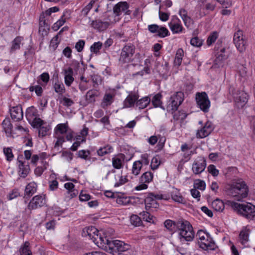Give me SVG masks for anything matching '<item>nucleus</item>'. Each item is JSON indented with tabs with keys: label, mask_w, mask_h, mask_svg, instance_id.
I'll list each match as a JSON object with an SVG mask.
<instances>
[{
	"label": "nucleus",
	"mask_w": 255,
	"mask_h": 255,
	"mask_svg": "<svg viewBox=\"0 0 255 255\" xmlns=\"http://www.w3.org/2000/svg\"><path fill=\"white\" fill-rule=\"evenodd\" d=\"M196 237L198 238V244L201 249L204 250L214 251L217 248V245L209 233L203 230H199L197 233Z\"/></svg>",
	"instance_id": "5"
},
{
	"label": "nucleus",
	"mask_w": 255,
	"mask_h": 255,
	"mask_svg": "<svg viewBox=\"0 0 255 255\" xmlns=\"http://www.w3.org/2000/svg\"><path fill=\"white\" fill-rule=\"evenodd\" d=\"M183 219H179L176 221H173L171 220H166L164 222L165 227L169 231L174 233L178 230L177 224L182 222Z\"/></svg>",
	"instance_id": "27"
},
{
	"label": "nucleus",
	"mask_w": 255,
	"mask_h": 255,
	"mask_svg": "<svg viewBox=\"0 0 255 255\" xmlns=\"http://www.w3.org/2000/svg\"><path fill=\"white\" fill-rule=\"evenodd\" d=\"M56 137L57 138V141L55 143V149L58 148L59 146H61L63 142L65 141L64 137L62 135H56Z\"/></svg>",
	"instance_id": "62"
},
{
	"label": "nucleus",
	"mask_w": 255,
	"mask_h": 255,
	"mask_svg": "<svg viewBox=\"0 0 255 255\" xmlns=\"http://www.w3.org/2000/svg\"><path fill=\"white\" fill-rule=\"evenodd\" d=\"M130 222L131 225L137 227L142 224L141 218L136 215H132L130 218Z\"/></svg>",
	"instance_id": "46"
},
{
	"label": "nucleus",
	"mask_w": 255,
	"mask_h": 255,
	"mask_svg": "<svg viewBox=\"0 0 255 255\" xmlns=\"http://www.w3.org/2000/svg\"><path fill=\"white\" fill-rule=\"evenodd\" d=\"M36 115V110L33 107H31L27 109L25 116L28 121H30L31 119L35 117Z\"/></svg>",
	"instance_id": "47"
},
{
	"label": "nucleus",
	"mask_w": 255,
	"mask_h": 255,
	"mask_svg": "<svg viewBox=\"0 0 255 255\" xmlns=\"http://www.w3.org/2000/svg\"><path fill=\"white\" fill-rule=\"evenodd\" d=\"M49 190L51 191L56 190L58 188V182L57 180L54 179L48 181Z\"/></svg>",
	"instance_id": "54"
},
{
	"label": "nucleus",
	"mask_w": 255,
	"mask_h": 255,
	"mask_svg": "<svg viewBox=\"0 0 255 255\" xmlns=\"http://www.w3.org/2000/svg\"><path fill=\"white\" fill-rule=\"evenodd\" d=\"M11 118L15 121H20L22 120L23 113L21 106L13 107L10 109Z\"/></svg>",
	"instance_id": "22"
},
{
	"label": "nucleus",
	"mask_w": 255,
	"mask_h": 255,
	"mask_svg": "<svg viewBox=\"0 0 255 255\" xmlns=\"http://www.w3.org/2000/svg\"><path fill=\"white\" fill-rule=\"evenodd\" d=\"M213 129L212 123L208 121L201 129L197 131L196 137L199 138L206 137L212 132Z\"/></svg>",
	"instance_id": "17"
},
{
	"label": "nucleus",
	"mask_w": 255,
	"mask_h": 255,
	"mask_svg": "<svg viewBox=\"0 0 255 255\" xmlns=\"http://www.w3.org/2000/svg\"><path fill=\"white\" fill-rule=\"evenodd\" d=\"M67 126L64 124H58L55 128V132L56 135L59 134H62L64 133L67 132Z\"/></svg>",
	"instance_id": "42"
},
{
	"label": "nucleus",
	"mask_w": 255,
	"mask_h": 255,
	"mask_svg": "<svg viewBox=\"0 0 255 255\" xmlns=\"http://www.w3.org/2000/svg\"><path fill=\"white\" fill-rule=\"evenodd\" d=\"M125 157L124 154H120L117 157L112 158V166L115 169H120L123 168Z\"/></svg>",
	"instance_id": "25"
},
{
	"label": "nucleus",
	"mask_w": 255,
	"mask_h": 255,
	"mask_svg": "<svg viewBox=\"0 0 255 255\" xmlns=\"http://www.w3.org/2000/svg\"><path fill=\"white\" fill-rule=\"evenodd\" d=\"M50 128L49 126H44L42 125L39 128V134L44 136L47 134V131L49 130Z\"/></svg>",
	"instance_id": "63"
},
{
	"label": "nucleus",
	"mask_w": 255,
	"mask_h": 255,
	"mask_svg": "<svg viewBox=\"0 0 255 255\" xmlns=\"http://www.w3.org/2000/svg\"><path fill=\"white\" fill-rule=\"evenodd\" d=\"M186 114L183 111H179L175 112L173 115V119L175 121L182 122L187 117Z\"/></svg>",
	"instance_id": "40"
},
{
	"label": "nucleus",
	"mask_w": 255,
	"mask_h": 255,
	"mask_svg": "<svg viewBox=\"0 0 255 255\" xmlns=\"http://www.w3.org/2000/svg\"><path fill=\"white\" fill-rule=\"evenodd\" d=\"M206 167V160L203 156H200L196 159L192 166V170L195 174H199L203 172Z\"/></svg>",
	"instance_id": "12"
},
{
	"label": "nucleus",
	"mask_w": 255,
	"mask_h": 255,
	"mask_svg": "<svg viewBox=\"0 0 255 255\" xmlns=\"http://www.w3.org/2000/svg\"><path fill=\"white\" fill-rule=\"evenodd\" d=\"M42 166H38L34 170V173L37 176H40L48 165V163L46 161H42Z\"/></svg>",
	"instance_id": "43"
},
{
	"label": "nucleus",
	"mask_w": 255,
	"mask_h": 255,
	"mask_svg": "<svg viewBox=\"0 0 255 255\" xmlns=\"http://www.w3.org/2000/svg\"><path fill=\"white\" fill-rule=\"evenodd\" d=\"M212 208L216 211L221 212L225 207L223 202L218 199L215 200L211 204Z\"/></svg>",
	"instance_id": "35"
},
{
	"label": "nucleus",
	"mask_w": 255,
	"mask_h": 255,
	"mask_svg": "<svg viewBox=\"0 0 255 255\" xmlns=\"http://www.w3.org/2000/svg\"><path fill=\"white\" fill-rule=\"evenodd\" d=\"M37 184L34 182L28 183L25 187L24 190V199L25 200V203H26V200H28L29 198L32 196L37 190Z\"/></svg>",
	"instance_id": "23"
},
{
	"label": "nucleus",
	"mask_w": 255,
	"mask_h": 255,
	"mask_svg": "<svg viewBox=\"0 0 255 255\" xmlns=\"http://www.w3.org/2000/svg\"><path fill=\"white\" fill-rule=\"evenodd\" d=\"M66 13H67V12H64L61 18L54 24L53 29L55 30H57L59 29V28L66 22V19L67 18V17H66Z\"/></svg>",
	"instance_id": "41"
},
{
	"label": "nucleus",
	"mask_w": 255,
	"mask_h": 255,
	"mask_svg": "<svg viewBox=\"0 0 255 255\" xmlns=\"http://www.w3.org/2000/svg\"><path fill=\"white\" fill-rule=\"evenodd\" d=\"M91 25L94 29L102 31L105 30L109 27L110 23L108 21H103L102 20L98 19L93 20Z\"/></svg>",
	"instance_id": "24"
},
{
	"label": "nucleus",
	"mask_w": 255,
	"mask_h": 255,
	"mask_svg": "<svg viewBox=\"0 0 255 255\" xmlns=\"http://www.w3.org/2000/svg\"><path fill=\"white\" fill-rule=\"evenodd\" d=\"M161 95L159 93L154 95L151 100L152 105L154 107H159L161 106L162 102L161 101Z\"/></svg>",
	"instance_id": "48"
},
{
	"label": "nucleus",
	"mask_w": 255,
	"mask_h": 255,
	"mask_svg": "<svg viewBox=\"0 0 255 255\" xmlns=\"http://www.w3.org/2000/svg\"><path fill=\"white\" fill-rule=\"evenodd\" d=\"M129 5L126 1H121L117 3L113 7L114 13L116 16L120 15L121 12H125V14L129 15L131 11L128 10Z\"/></svg>",
	"instance_id": "19"
},
{
	"label": "nucleus",
	"mask_w": 255,
	"mask_h": 255,
	"mask_svg": "<svg viewBox=\"0 0 255 255\" xmlns=\"http://www.w3.org/2000/svg\"><path fill=\"white\" fill-rule=\"evenodd\" d=\"M194 187L196 189L204 190L206 188V184L204 181L198 179L195 182Z\"/></svg>",
	"instance_id": "52"
},
{
	"label": "nucleus",
	"mask_w": 255,
	"mask_h": 255,
	"mask_svg": "<svg viewBox=\"0 0 255 255\" xmlns=\"http://www.w3.org/2000/svg\"><path fill=\"white\" fill-rule=\"evenodd\" d=\"M98 96L97 92L95 90H90L88 91L86 95L85 98L87 103H91L95 101V97Z\"/></svg>",
	"instance_id": "36"
},
{
	"label": "nucleus",
	"mask_w": 255,
	"mask_h": 255,
	"mask_svg": "<svg viewBox=\"0 0 255 255\" xmlns=\"http://www.w3.org/2000/svg\"><path fill=\"white\" fill-rule=\"evenodd\" d=\"M171 198L175 201V202L183 203H184V198L181 195L179 191L177 189H174L171 192Z\"/></svg>",
	"instance_id": "33"
},
{
	"label": "nucleus",
	"mask_w": 255,
	"mask_h": 255,
	"mask_svg": "<svg viewBox=\"0 0 255 255\" xmlns=\"http://www.w3.org/2000/svg\"><path fill=\"white\" fill-rule=\"evenodd\" d=\"M44 124V121L41 119L35 117L31 123V125L34 128H39Z\"/></svg>",
	"instance_id": "53"
},
{
	"label": "nucleus",
	"mask_w": 255,
	"mask_h": 255,
	"mask_svg": "<svg viewBox=\"0 0 255 255\" xmlns=\"http://www.w3.org/2000/svg\"><path fill=\"white\" fill-rule=\"evenodd\" d=\"M219 36L218 33L217 31L212 32L208 36L206 41L207 44L208 46H211L214 43Z\"/></svg>",
	"instance_id": "44"
},
{
	"label": "nucleus",
	"mask_w": 255,
	"mask_h": 255,
	"mask_svg": "<svg viewBox=\"0 0 255 255\" xmlns=\"http://www.w3.org/2000/svg\"><path fill=\"white\" fill-rule=\"evenodd\" d=\"M103 249L111 251L128 252V253H129V251H131V246L121 241L112 240L108 239V241L106 242L105 247Z\"/></svg>",
	"instance_id": "6"
},
{
	"label": "nucleus",
	"mask_w": 255,
	"mask_h": 255,
	"mask_svg": "<svg viewBox=\"0 0 255 255\" xmlns=\"http://www.w3.org/2000/svg\"><path fill=\"white\" fill-rule=\"evenodd\" d=\"M83 237H89L98 246L104 248L108 239L107 237L99 234V231L94 226H89L83 229Z\"/></svg>",
	"instance_id": "3"
},
{
	"label": "nucleus",
	"mask_w": 255,
	"mask_h": 255,
	"mask_svg": "<svg viewBox=\"0 0 255 255\" xmlns=\"http://www.w3.org/2000/svg\"><path fill=\"white\" fill-rule=\"evenodd\" d=\"M53 88L55 92L59 95H62L65 92V88L63 83L58 79L54 83Z\"/></svg>",
	"instance_id": "32"
},
{
	"label": "nucleus",
	"mask_w": 255,
	"mask_h": 255,
	"mask_svg": "<svg viewBox=\"0 0 255 255\" xmlns=\"http://www.w3.org/2000/svg\"><path fill=\"white\" fill-rule=\"evenodd\" d=\"M141 163V165H147L149 164L148 155L147 154H142L141 156V159L139 160Z\"/></svg>",
	"instance_id": "64"
},
{
	"label": "nucleus",
	"mask_w": 255,
	"mask_h": 255,
	"mask_svg": "<svg viewBox=\"0 0 255 255\" xmlns=\"http://www.w3.org/2000/svg\"><path fill=\"white\" fill-rule=\"evenodd\" d=\"M85 42L83 40H79L75 44V48L78 52H81L84 47Z\"/></svg>",
	"instance_id": "61"
},
{
	"label": "nucleus",
	"mask_w": 255,
	"mask_h": 255,
	"mask_svg": "<svg viewBox=\"0 0 255 255\" xmlns=\"http://www.w3.org/2000/svg\"><path fill=\"white\" fill-rule=\"evenodd\" d=\"M2 128L7 136H10L12 133V125L9 119H4L2 123Z\"/></svg>",
	"instance_id": "30"
},
{
	"label": "nucleus",
	"mask_w": 255,
	"mask_h": 255,
	"mask_svg": "<svg viewBox=\"0 0 255 255\" xmlns=\"http://www.w3.org/2000/svg\"><path fill=\"white\" fill-rule=\"evenodd\" d=\"M178 238L182 243L191 242L195 237V233L192 225L187 220H183L177 224Z\"/></svg>",
	"instance_id": "2"
},
{
	"label": "nucleus",
	"mask_w": 255,
	"mask_h": 255,
	"mask_svg": "<svg viewBox=\"0 0 255 255\" xmlns=\"http://www.w3.org/2000/svg\"><path fill=\"white\" fill-rule=\"evenodd\" d=\"M115 94L113 92H106L104 95L101 107L104 109H107L114 101Z\"/></svg>",
	"instance_id": "21"
},
{
	"label": "nucleus",
	"mask_w": 255,
	"mask_h": 255,
	"mask_svg": "<svg viewBox=\"0 0 255 255\" xmlns=\"http://www.w3.org/2000/svg\"><path fill=\"white\" fill-rule=\"evenodd\" d=\"M160 162L159 160V158L154 157L151 161L150 167L152 170L156 169L160 165Z\"/></svg>",
	"instance_id": "57"
},
{
	"label": "nucleus",
	"mask_w": 255,
	"mask_h": 255,
	"mask_svg": "<svg viewBox=\"0 0 255 255\" xmlns=\"http://www.w3.org/2000/svg\"><path fill=\"white\" fill-rule=\"evenodd\" d=\"M208 172L212 174L213 176H217L219 173V170L216 168V166L213 164H211L208 167Z\"/></svg>",
	"instance_id": "56"
},
{
	"label": "nucleus",
	"mask_w": 255,
	"mask_h": 255,
	"mask_svg": "<svg viewBox=\"0 0 255 255\" xmlns=\"http://www.w3.org/2000/svg\"><path fill=\"white\" fill-rule=\"evenodd\" d=\"M3 153L6 157L7 160L10 161L13 159V155L12 152V149L10 147L3 148Z\"/></svg>",
	"instance_id": "49"
},
{
	"label": "nucleus",
	"mask_w": 255,
	"mask_h": 255,
	"mask_svg": "<svg viewBox=\"0 0 255 255\" xmlns=\"http://www.w3.org/2000/svg\"><path fill=\"white\" fill-rule=\"evenodd\" d=\"M232 92L235 106L239 109L243 108L248 101V94L243 90H236Z\"/></svg>",
	"instance_id": "9"
},
{
	"label": "nucleus",
	"mask_w": 255,
	"mask_h": 255,
	"mask_svg": "<svg viewBox=\"0 0 255 255\" xmlns=\"http://www.w3.org/2000/svg\"><path fill=\"white\" fill-rule=\"evenodd\" d=\"M197 105L205 113L209 111L210 107V101L206 92L197 93L196 95Z\"/></svg>",
	"instance_id": "10"
},
{
	"label": "nucleus",
	"mask_w": 255,
	"mask_h": 255,
	"mask_svg": "<svg viewBox=\"0 0 255 255\" xmlns=\"http://www.w3.org/2000/svg\"><path fill=\"white\" fill-rule=\"evenodd\" d=\"M118 177L120 178L119 181L116 182L114 185V186L116 187L122 185L128 181V179L126 177L118 176Z\"/></svg>",
	"instance_id": "60"
},
{
	"label": "nucleus",
	"mask_w": 255,
	"mask_h": 255,
	"mask_svg": "<svg viewBox=\"0 0 255 255\" xmlns=\"http://www.w3.org/2000/svg\"><path fill=\"white\" fill-rule=\"evenodd\" d=\"M140 218L148 222H151L152 221L153 216H151L148 212L146 211H143L139 213Z\"/></svg>",
	"instance_id": "51"
},
{
	"label": "nucleus",
	"mask_w": 255,
	"mask_h": 255,
	"mask_svg": "<svg viewBox=\"0 0 255 255\" xmlns=\"http://www.w3.org/2000/svg\"><path fill=\"white\" fill-rule=\"evenodd\" d=\"M233 41L237 48L240 52H242L245 50L247 42L242 30H238L235 33Z\"/></svg>",
	"instance_id": "11"
},
{
	"label": "nucleus",
	"mask_w": 255,
	"mask_h": 255,
	"mask_svg": "<svg viewBox=\"0 0 255 255\" xmlns=\"http://www.w3.org/2000/svg\"><path fill=\"white\" fill-rule=\"evenodd\" d=\"M169 26L173 33H179L183 29L180 19L176 16L172 17L171 21L169 23Z\"/></svg>",
	"instance_id": "20"
},
{
	"label": "nucleus",
	"mask_w": 255,
	"mask_h": 255,
	"mask_svg": "<svg viewBox=\"0 0 255 255\" xmlns=\"http://www.w3.org/2000/svg\"><path fill=\"white\" fill-rule=\"evenodd\" d=\"M153 179V174L151 172H145L140 177V183H148Z\"/></svg>",
	"instance_id": "39"
},
{
	"label": "nucleus",
	"mask_w": 255,
	"mask_h": 255,
	"mask_svg": "<svg viewBox=\"0 0 255 255\" xmlns=\"http://www.w3.org/2000/svg\"><path fill=\"white\" fill-rule=\"evenodd\" d=\"M46 204V199L43 195H38L34 196L27 205L28 209L34 210L44 206Z\"/></svg>",
	"instance_id": "13"
},
{
	"label": "nucleus",
	"mask_w": 255,
	"mask_h": 255,
	"mask_svg": "<svg viewBox=\"0 0 255 255\" xmlns=\"http://www.w3.org/2000/svg\"><path fill=\"white\" fill-rule=\"evenodd\" d=\"M29 243L25 242L20 248L19 252L20 255H32V252L30 250Z\"/></svg>",
	"instance_id": "38"
},
{
	"label": "nucleus",
	"mask_w": 255,
	"mask_h": 255,
	"mask_svg": "<svg viewBox=\"0 0 255 255\" xmlns=\"http://www.w3.org/2000/svg\"><path fill=\"white\" fill-rule=\"evenodd\" d=\"M19 164L18 165V174L20 177L25 178L28 174L30 171V167L28 164H24V162L19 160Z\"/></svg>",
	"instance_id": "26"
},
{
	"label": "nucleus",
	"mask_w": 255,
	"mask_h": 255,
	"mask_svg": "<svg viewBox=\"0 0 255 255\" xmlns=\"http://www.w3.org/2000/svg\"><path fill=\"white\" fill-rule=\"evenodd\" d=\"M148 30L151 33L155 34L157 36L161 38H164L169 35V32L166 27L159 26L155 24L148 25Z\"/></svg>",
	"instance_id": "14"
},
{
	"label": "nucleus",
	"mask_w": 255,
	"mask_h": 255,
	"mask_svg": "<svg viewBox=\"0 0 255 255\" xmlns=\"http://www.w3.org/2000/svg\"><path fill=\"white\" fill-rule=\"evenodd\" d=\"M179 14L183 20L185 25L189 27L191 23V18L187 15V12L184 9H181L179 11Z\"/></svg>",
	"instance_id": "37"
},
{
	"label": "nucleus",
	"mask_w": 255,
	"mask_h": 255,
	"mask_svg": "<svg viewBox=\"0 0 255 255\" xmlns=\"http://www.w3.org/2000/svg\"><path fill=\"white\" fill-rule=\"evenodd\" d=\"M232 207L238 213L250 221L255 222V206L250 203L240 204L233 203Z\"/></svg>",
	"instance_id": "4"
},
{
	"label": "nucleus",
	"mask_w": 255,
	"mask_h": 255,
	"mask_svg": "<svg viewBox=\"0 0 255 255\" xmlns=\"http://www.w3.org/2000/svg\"><path fill=\"white\" fill-rule=\"evenodd\" d=\"M184 95L182 92H176L171 96L168 102L167 110L175 112L179 106L182 103Z\"/></svg>",
	"instance_id": "8"
},
{
	"label": "nucleus",
	"mask_w": 255,
	"mask_h": 255,
	"mask_svg": "<svg viewBox=\"0 0 255 255\" xmlns=\"http://www.w3.org/2000/svg\"><path fill=\"white\" fill-rule=\"evenodd\" d=\"M150 98L148 96H145L137 100L136 102V107L139 109H143L145 108L150 102Z\"/></svg>",
	"instance_id": "29"
},
{
	"label": "nucleus",
	"mask_w": 255,
	"mask_h": 255,
	"mask_svg": "<svg viewBox=\"0 0 255 255\" xmlns=\"http://www.w3.org/2000/svg\"><path fill=\"white\" fill-rule=\"evenodd\" d=\"M139 94L138 91L130 92L124 101V106L125 108H131L136 106V102L139 98Z\"/></svg>",
	"instance_id": "18"
},
{
	"label": "nucleus",
	"mask_w": 255,
	"mask_h": 255,
	"mask_svg": "<svg viewBox=\"0 0 255 255\" xmlns=\"http://www.w3.org/2000/svg\"><path fill=\"white\" fill-rule=\"evenodd\" d=\"M248 192V186L243 181L229 184L226 188L227 194L235 198L238 201H241L247 197Z\"/></svg>",
	"instance_id": "1"
},
{
	"label": "nucleus",
	"mask_w": 255,
	"mask_h": 255,
	"mask_svg": "<svg viewBox=\"0 0 255 255\" xmlns=\"http://www.w3.org/2000/svg\"><path fill=\"white\" fill-rule=\"evenodd\" d=\"M23 38L20 36H17L12 41V45L10 50L11 53L20 49L21 42Z\"/></svg>",
	"instance_id": "34"
},
{
	"label": "nucleus",
	"mask_w": 255,
	"mask_h": 255,
	"mask_svg": "<svg viewBox=\"0 0 255 255\" xmlns=\"http://www.w3.org/2000/svg\"><path fill=\"white\" fill-rule=\"evenodd\" d=\"M250 230L247 227H244L239 235L240 242L242 245H245L249 241Z\"/></svg>",
	"instance_id": "28"
},
{
	"label": "nucleus",
	"mask_w": 255,
	"mask_h": 255,
	"mask_svg": "<svg viewBox=\"0 0 255 255\" xmlns=\"http://www.w3.org/2000/svg\"><path fill=\"white\" fill-rule=\"evenodd\" d=\"M135 48L131 43H128L122 48L119 61L122 63H128L132 61L131 58L135 53Z\"/></svg>",
	"instance_id": "7"
},
{
	"label": "nucleus",
	"mask_w": 255,
	"mask_h": 255,
	"mask_svg": "<svg viewBox=\"0 0 255 255\" xmlns=\"http://www.w3.org/2000/svg\"><path fill=\"white\" fill-rule=\"evenodd\" d=\"M141 163L139 161H135L133 162L132 167V173L135 175H137L139 174L141 169L142 168Z\"/></svg>",
	"instance_id": "45"
},
{
	"label": "nucleus",
	"mask_w": 255,
	"mask_h": 255,
	"mask_svg": "<svg viewBox=\"0 0 255 255\" xmlns=\"http://www.w3.org/2000/svg\"><path fill=\"white\" fill-rule=\"evenodd\" d=\"M158 142L157 145V147L158 149L160 150L164 146L165 142L166 140L165 137L164 136L161 135V134H158Z\"/></svg>",
	"instance_id": "55"
},
{
	"label": "nucleus",
	"mask_w": 255,
	"mask_h": 255,
	"mask_svg": "<svg viewBox=\"0 0 255 255\" xmlns=\"http://www.w3.org/2000/svg\"><path fill=\"white\" fill-rule=\"evenodd\" d=\"M190 44L195 47H200L202 45V40L196 36L190 40Z\"/></svg>",
	"instance_id": "58"
},
{
	"label": "nucleus",
	"mask_w": 255,
	"mask_h": 255,
	"mask_svg": "<svg viewBox=\"0 0 255 255\" xmlns=\"http://www.w3.org/2000/svg\"><path fill=\"white\" fill-rule=\"evenodd\" d=\"M102 45V43L100 41L95 42L90 47L91 51L94 53H97L101 49Z\"/></svg>",
	"instance_id": "50"
},
{
	"label": "nucleus",
	"mask_w": 255,
	"mask_h": 255,
	"mask_svg": "<svg viewBox=\"0 0 255 255\" xmlns=\"http://www.w3.org/2000/svg\"><path fill=\"white\" fill-rule=\"evenodd\" d=\"M20 196V193L18 189H14L12 190L7 195V199L9 200L14 199Z\"/></svg>",
	"instance_id": "59"
},
{
	"label": "nucleus",
	"mask_w": 255,
	"mask_h": 255,
	"mask_svg": "<svg viewBox=\"0 0 255 255\" xmlns=\"http://www.w3.org/2000/svg\"><path fill=\"white\" fill-rule=\"evenodd\" d=\"M162 195L158 194H154L152 193H149L146 196L144 199V202L146 208H156L158 204L156 201L157 199H162Z\"/></svg>",
	"instance_id": "15"
},
{
	"label": "nucleus",
	"mask_w": 255,
	"mask_h": 255,
	"mask_svg": "<svg viewBox=\"0 0 255 255\" xmlns=\"http://www.w3.org/2000/svg\"><path fill=\"white\" fill-rule=\"evenodd\" d=\"M221 44L222 43L218 41L214 48L216 51V62H219L221 61L226 59L229 55L228 51H227L225 47H222Z\"/></svg>",
	"instance_id": "16"
},
{
	"label": "nucleus",
	"mask_w": 255,
	"mask_h": 255,
	"mask_svg": "<svg viewBox=\"0 0 255 255\" xmlns=\"http://www.w3.org/2000/svg\"><path fill=\"white\" fill-rule=\"evenodd\" d=\"M113 151V147L110 144H107L101 147L97 151V154L100 156L110 154Z\"/></svg>",
	"instance_id": "31"
}]
</instances>
